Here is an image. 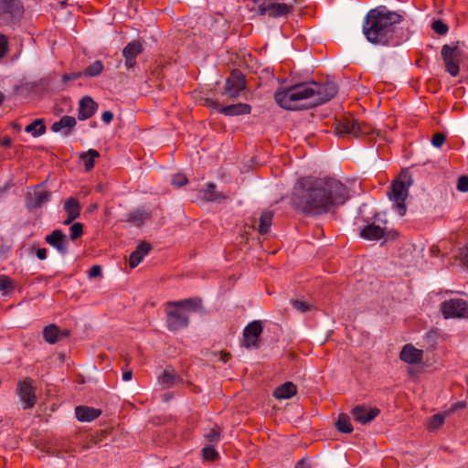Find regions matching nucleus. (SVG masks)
<instances>
[{"label":"nucleus","mask_w":468,"mask_h":468,"mask_svg":"<svg viewBox=\"0 0 468 468\" xmlns=\"http://www.w3.org/2000/svg\"><path fill=\"white\" fill-rule=\"evenodd\" d=\"M441 312L445 319L468 318V303L463 299H450L441 304Z\"/></svg>","instance_id":"8"},{"label":"nucleus","mask_w":468,"mask_h":468,"mask_svg":"<svg viewBox=\"0 0 468 468\" xmlns=\"http://www.w3.org/2000/svg\"><path fill=\"white\" fill-rule=\"evenodd\" d=\"M64 209L71 218H77L80 214V203L74 197H69L66 200Z\"/></svg>","instance_id":"34"},{"label":"nucleus","mask_w":468,"mask_h":468,"mask_svg":"<svg viewBox=\"0 0 468 468\" xmlns=\"http://www.w3.org/2000/svg\"><path fill=\"white\" fill-rule=\"evenodd\" d=\"M412 185V176L409 173L404 172L399 179L392 183L390 190L388 192L389 199L394 202V206L400 216H404L406 213L405 201L409 195V188Z\"/></svg>","instance_id":"5"},{"label":"nucleus","mask_w":468,"mask_h":468,"mask_svg":"<svg viewBox=\"0 0 468 468\" xmlns=\"http://www.w3.org/2000/svg\"><path fill=\"white\" fill-rule=\"evenodd\" d=\"M24 7L19 0H0V18L13 21L22 17Z\"/></svg>","instance_id":"12"},{"label":"nucleus","mask_w":468,"mask_h":468,"mask_svg":"<svg viewBox=\"0 0 468 468\" xmlns=\"http://www.w3.org/2000/svg\"><path fill=\"white\" fill-rule=\"evenodd\" d=\"M113 119V114L112 112H109V111H105L102 112L101 114V120L105 122V123H110Z\"/></svg>","instance_id":"51"},{"label":"nucleus","mask_w":468,"mask_h":468,"mask_svg":"<svg viewBox=\"0 0 468 468\" xmlns=\"http://www.w3.org/2000/svg\"><path fill=\"white\" fill-rule=\"evenodd\" d=\"M259 13H260V15H264L266 13L269 14V5H260Z\"/></svg>","instance_id":"56"},{"label":"nucleus","mask_w":468,"mask_h":468,"mask_svg":"<svg viewBox=\"0 0 468 468\" xmlns=\"http://www.w3.org/2000/svg\"><path fill=\"white\" fill-rule=\"evenodd\" d=\"M12 127L16 131V132H20L21 131V125L17 122H12Z\"/></svg>","instance_id":"60"},{"label":"nucleus","mask_w":468,"mask_h":468,"mask_svg":"<svg viewBox=\"0 0 468 468\" xmlns=\"http://www.w3.org/2000/svg\"><path fill=\"white\" fill-rule=\"evenodd\" d=\"M204 197L207 201H220L227 198V196L216 190V185L207 183L204 190Z\"/></svg>","instance_id":"33"},{"label":"nucleus","mask_w":468,"mask_h":468,"mask_svg":"<svg viewBox=\"0 0 468 468\" xmlns=\"http://www.w3.org/2000/svg\"><path fill=\"white\" fill-rule=\"evenodd\" d=\"M457 189L460 192H468V176H462L458 179L457 183Z\"/></svg>","instance_id":"44"},{"label":"nucleus","mask_w":468,"mask_h":468,"mask_svg":"<svg viewBox=\"0 0 468 468\" xmlns=\"http://www.w3.org/2000/svg\"><path fill=\"white\" fill-rule=\"evenodd\" d=\"M347 198V189L339 180L307 177L297 181L292 197L293 205L309 217L327 213Z\"/></svg>","instance_id":"1"},{"label":"nucleus","mask_w":468,"mask_h":468,"mask_svg":"<svg viewBox=\"0 0 468 468\" xmlns=\"http://www.w3.org/2000/svg\"><path fill=\"white\" fill-rule=\"evenodd\" d=\"M205 437L209 441H219L220 439V435H219V432L217 431L216 430H209Z\"/></svg>","instance_id":"48"},{"label":"nucleus","mask_w":468,"mask_h":468,"mask_svg":"<svg viewBox=\"0 0 468 468\" xmlns=\"http://www.w3.org/2000/svg\"><path fill=\"white\" fill-rule=\"evenodd\" d=\"M205 460L213 461L218 457V452L213 446H207L202 450Z\"/></svg>","instance_id":"41"},{"label":"nucleus","mask_w":468,"mask_h":468,"mask_svg":"<svg viewBox=\"0 0 468 468\" xmlns=\"http://www.w3.org/2000/svg\"><path fill=\"white\" fill-rule=\"evenodd\" d=\"M75 414L80 421H92L101 414V410L88 406H78L75 408Z\"/></svg>","instance_id":"23"},{"label":"nucleus","mask_w":468,"mask_h":468,"mask_svg":"<svg viewBox=\"0 0 468 468\" xmlns=\"http://www.w3.org/2000/svg\"><path fill=\"white\" fill-rule=\"evenodd\" d=\"M158 380L165 388H172L174 385L183 381L181 377L176 374L175 369L172 367H166L159 377Z\"/></svg>","instance_id":"25"},{"label":"nucleus","mask_w":468,"mask_h":468,"mask_svg":"<svg viewBox=\"0 0 468 468\" xmlns=\"http://www.w3.org/2000/svg\"><path fill=\"white\" fill-rule=\"evenodd\" d=\"M230 358V355L229 353H224L221 355V357L220 359L223 361V362H227L229 361V359Z\"/></svg>","instance_id":"59"},{"label":"nucleus","mask_w":468,"mask_h":468,"mask_svg":"<svg viewBox=\"0 0 468 468\" xmlns=\"http://www.w3.org/2000/svg\"><path fill=\"white\" fill-rule=\"evenodd\" d=\"M423 352L412 345L408 344L402 348L399 357L408 364H418L422 360Z\"/></svg>","instance_id":"20"},{"label":"nucleus","mask_w":468,"mask_h":468,"mask_svg":"<svg viewBox=\"0 0 468 468\" xmlns=\"http://www.w3.org/2000/svg\"><path fill=\"white\" fill-rule=\"evenodd\" d=\"M335 132L338 135L359 138L362 135L369 134L372 132V127L366 122H359L351 116H346L337 121Z\"/></svg>","instance_id":"6"},{"label":"nucleus","mask_w":468,"mask_h":468,"mask_svg":"<svg viewBox=\"0 0 468 468\" xmlns=\"http://www.w3.org/2000/svg\"><path fill=\"white\" fill-rule=\"evenodd\" d=\"M101 268L100 265H94L89 271L90 278H96V277L101 276Z\"/></svg>","instance_id":"49"},{"label":"nucleus","mask_w":468,"mask_h":468,"mask_svg":"<svg viewBox=\"0 0 468 468\" xmlns=\"http://www.w3.org/2000/svg\"><path fill=\"white\" fill-rule=\"evenodd\" d=\"M36 255L41 261L46 260L47 259V249H45V248L38 249L36 252Z\"/></svg>","instance_id":"52"},{"label":"nucleus","mask_w":468,"mask_h":468,"mask_svg":"<svg viewBox=\"0 0 468 468\" xmlns=\"http://www.w3.org/2000/svg\"><path fill=\"white\" fill-rule=\"evenodd\" d=\"M143 51L144 48L139 40H133L123 48L122 56L127 69L133 68L136 65V58Z\"/></svg>","instance_id":"16"},{"label":"nucleus","mask_w":468,"mask_h":468,"mask_svg":"<svg viewBox=\"0 0 468 468\" xmlns=\"http://www.w3.org/2000/svg\"><path fill=\"white\" fill-rule=\"evenodd\" d=\"M0 144L4 147H10L11 144H12L11 138L8 137V136H5V137L1 139Z\"/></svg>","instance_id":"54"},{"label":"nucleus","mask_w":468,"mask_h":468,"mask_svg":"<svg viewBox=\"0 0 468 468\" xmlns=\"http://www.w3.org/2000/svg\"><path fill=\"white\" fill-rule=\"evenodd\" d=\"M299 109L317 106L334 98L337 86L333 81L320 84L314 81L293 84Z\"/></svg>","instance_id":"3"},{"label":"nucleus","mask_w":468,"mask_h":468,"mask_svg":"<svg viewBox=\"0 0 468 468\" xmlns=\"http://www.w3.org/2000/svg\"><path fill=\"white\" fill-rule=\"evenodd\" d=\"M97 107V103L92 100L91 97H83L80 101L78 112L79 120L84 121L90 119L96 112Z\"/></svg>","instance_id":"19"},{"label":"nucleus","mask_w":468,"mask_h":468,"mask_svg":"<svg viewBox=\"0 0 468 468\" xmlns=\"http://www.w3.org/2000/svg\"><path fill=\"white\" fill-rule=\"evenodd\" d=\"M295 468H311L304 460H300L297 464L295 465Z\"/></svg>","instance_id":"58"},{"label":"nucleus","mask_w":468,"mask_h":468,"mask_svg":"<svg viewBox=\"0 0 468 468\" xmlns=\"http://www.w3.org/2000/svg\"><path fill=\"white\" fill-rule=\"evenodd\" d=\"M16 395L19 397L24 410L32 409L37 402L33 379L26 378L18 381Z\"/></svg>","instance_id":"10"},{"label":"nucleus","mask_w":468,"mask_h":468,"mask_svg":"<svg viewBox=\"0 0 468 468\" xmlns=\"http://www.w3.org/2000/svg\"><path fill=\"white\" fill-rule=\"evenodd\" d=\"M290 303L292 305V307L300 313H305V312L311 310V304H309L308 303H306L304 301L291 300Z\"/></svg>","instance_id":"39"},{"label":"nucleus","mask_w":468,"mask_h":468,"mask_svg":"<svg viewBox=\"0 0 468 468\" xmlns=\"http://www.w3.org/2000/svg\"><path fill=\"white\" fill-rule=\"evenodd\" d=\"M200 305V301L194 299H186L175 303H168L169 308L166 311L167 328L172 331H177L188 325L189 316L187 311H197Z\"/></svg>","instance_id":"4"},{"label":"nucleus","mask_w":468,"mask_h":468,"mask_svg":"<svg viewBox=\"0 0 468 468\" xmlns=\"http://www.w3.org/2000/svg\"><path fill=\"white\" fill-rule=\"evenodd\" d=\"M84 76L83 75V71H79V72H73V73H69V74H64L62 76V80L63 82H67L69 80H75L80 77Z\"/></svg>","instance_id":"47"},{"label":"nucleus","mask_w":468,"mask_h":468,"mask_svg":"<svg viewBox=\"0 0 468 468\" xmlns=\"http://www.w3.org/2000/svg\"><path fill=\"white\" fill-rule=\"evenodd\" d=\"M50 192L37 186L34 191L28 192L26 197V206L28 210H34L42 207L48 201Z\"/></svg>","instance_id":"15"},{"label":"nucleus","mask_w":468,"mask_h":468,"mask_svg":"<svg viewBox=\"0 0 468 468\" xmlns=\"http://www.w3.org/2000/svg\"><path fill=\"white\" fill-rule=\"evenodd\" d=\"M70 239H77L83 234V225L80 222L73 223L69 228Z\"/></svg>","instance_id":"38"},{"label":"nucleus","mask_w":468,"mask_h":468,"mask_svg":"<svg viewBox=\"0 0 468 468\" xmlns=\"http://www.w3.org/2000/svg\"><path fill=\"white\" fill-rule=\"evenodd\" d=\"M441 58L445 64L446 70L452 77H456L460 71V60L462 56V50L457 45L450 46L444 45L441 48Z\"/></svg>","instance_id":"9"},{"label":"nucleus","mask_w":468,"mask_h":468,"mask_svg":"<svg viewBox=\"0 0 468 468\" xmlns=\"http://www.w3.org/2000/svg\"><path fill=\"white\" fill-rule=\"evenodd\" d=\"M25 131L31 133L33 137H39L46 133V126L43 119H36L26 126Z\"/></svg>","instance_id":"32"},{"label":"nucleus","mask_w":468,"mask_h":468,"mask_svg":"<svg viewBox=\"0 0 468 468\" xmlns=\"http://www.w3.org/2000/svg\"><path fill=\"white\" fill-rule=\"evenodd\" d=\"M351 413L356 421L365 425L371 422L380 413V410L378 408L367 409L364 405H357Z\"/></svg>","instance_id":"17"},{"label":"nucleus","mask_w":468,"mask_h":468,"mask_svg":"<svg viewBox=\"0 0 468 468\" xmlns=\"http://www.w3.org/2000/svg\"><path fill=\"white\" fill-rule=\"evenodd\" d=\"M103 69V63L101 60H95L83 70V75L90 78L96 77L102 72Z\"/></svg>","instance_id":"36"},{"label":"nucleus","mask_w":468,"mask_h":468,"mask_svg":"<svg viewBox=\"0 0 468 468\" xmlns=\"http://www.w3.org/2000/svg\"><path fill=\"white\" fill-rule=\"evenodd\" d=\"M99 156V152L94 149H90L87 152H82L80 154V159L84 164L85 171H90L94 167L95 159Z\"/></svg>","instance_id":"30"},{"label":"nucleus","mask_w":468,"mask_h":468,"mask_svg":"<svg viewBox=\"0 0 468 468\" xmlns=\"http://www.w3.org/2000/svg\"><path fill=\"white\" fill-rule=\"evenodd\" d=\"M297 392V388L292 382H285L277 387L273 391V396L279 399H288L293 397Z\"/></svg>","instance_id":"27"},{"label":"nucleus","mask_w":468,"mask_h":468,"mask_svg":"<svg viewBox=\"0 0 468 468\" xmlns=\"http://www.w3.org/2000/svg\"><path fill=\"white\" fill-rule=\"evenodd\" d=\"M463 407H464V403L460 402V403L455 404V405L452 407V410H455V409H458V408H463Z\"/></svg>","instance_id":"62"},{"label":"nucleus","mask_w":468,"mask_h":468,"mask_svg":"<svg viewBox=\"0 0 468 468\" xmlns=\"http://www.w3.org/2000/svg\"><path fill=\"white\" fill-rule=\"evenodd\" d=\"M335 426L340 432L350 433L353 431L350 418L347 414L341 413L335 422Z\"/></svg>","instance_id":"35"},{"label":"nucleus","mask_w":468,"mask_h":468,"mask_svg":"<svg viewBox=\"0 0 468 468\" xmlns=\"http://www.w3.org/2000/svg\"><path fill=\"white\" fill-rule=\"evenodd\" d=\"M251 112V106L247 103H236L218 108V112L225 116L247 115Z\"/></svg>","instance_id":"21"},{"label":"nucleus","mask_w":468,"mask_h":468,"mask_svg":"<svg viewBox=\"0 0 468 468\" xmlns=\"http://www.w3.org/2000/svg\"><path fill=\"white\" fill-rule=\"evenodd\" d=\"M273 213L272 211H263L259 219L258 231L261 235H265L269 232L270 228L272 224Z\"/></svg>","instance_id":"29"},{"label":"nucleus","mask_w":468,"mask_h":468,"mask_svg":"<svg viewBox=\"0 0 468 468\" xmlns=\"http://www.w3.org/2000/svg\"><path fill=\"white\" fill-rule=\"evenodd\" d=\"M43 337L48 344H56L59 340V327L54 324L45 326Z\"/></svg>","instance_id":"31"},{"label":"nucleus","mask_w":468,"mask_h":468,"mask_svg":"<svg viewBox=\"0 0 468 468\" xmlns=\"http://www.w3.org/2000/svg\"><path fill=\"white\" fill-rule=\"evenodd\" d=\"M7 38L4 35H0V58L5 57L7 52Z\"/></svg>","instance_id":"45"},{"label":"nucleus","mask_w":468,"mask_h":468,"mask_svg":"<svg viewBox=\"0 0 468 468\" xmlns=\"http://www.w3.org/2000/svg\"><path fill=\"white\" fill-rule=\"evenodd\" d=\"M402 20L400 14L389 11L383 5L378 6L367 14L363 22V34L372 44L397 46L402 41L397 29V25Z\"/></svg>","instance_id":"2"},{"label":"nucleus","mask_w":468,"mask_h":468,"mask_svg":"<svg viewBox=\"0 0 468 468\" xmlns=\"http://www.w3.org/2000/svg\"><path fill=\"white\" fill-rule=\"evenodd\" d=\"M132 378H133V372L131 370L125 371L122 373V379L124 381H129L132 379Z\"/></svg>","instance_id":"55"},{"label":"nucleus","mask_w":468,"mask_h":468,"mask_svg":"<svg viewBox=\"0 0 468 468\" xmlns=\"http://www.w3.org/2000/svg\"><path fill=\"white\" fill-rule=\"evenodd\" d=\"M204 105L208 108H213V109L217 110L218 112L219 107H223L217 101H215L213 99H209V98L205 100Z\"/></svg>","instance_id":"50"},{"label":"nucleus","mask_w":468,"mask_h":468,"mask_svg":"<svg viewBox=\"0 0 468 468\" xmlns=\"http://www.w3.org/2000/svg\"><path fill=\"white\" fill-rule=\"evenodd\" d=\"M444 420H445L444 414L438 413V414L433 415L430 419V421H429V426H428L429 430H431V431L437 430L443 424Z\"/></svg>","instance_id":"37"},{"label":"nucleus","mask_w":468,"mask_h":468,"mask_svg":"<svg viewBox=\"0 0 468 468\" xmlns=\"http://www.w3.org/2000/svg\"><path fill=\"white\" fill-rule=\"evenodd\" d=\"M245 89V75L239 69H233L230 76L226 79L222 95H225L228 99H236Z\"/></svg>","instance_id":"7"},{"label":"nucleus","mask_w":468,"mask_h":468,"mask_svg":"<svg viewBox=\"0 0 468 468\" xmlns=\"http://www.w3.org/2000/svg\"><path fill=\"white\" fill-rule=\"evenodd\" d=\"M461 258L464 264L468 265V244L463 249Z\"/></svg>","instance_id":"53"},{"label":"nucleus","mask_w":468,"mask_h":468,"mask_svg":"<svg viewBox=\"0 0 468 468\" xmlns=\"http://www.w3.org/2000/svg\"><path fill=\"white\" fill-rule=\"evenodd\" d=\"M11 286H12L11 280L5 275H1L0 276V291H5V290L10 288Z\"/></svg>","instance_id":"46"},{"label":"nucleus","mask_w":468,"mask_h":468,"mask_svg":"<svg viewBox=\"0 0 468 468\" xmlns=\"http://www.w3.org/2000/svg\"><path fill=\"white\" fill-rule=\"evenodd\" d=\"M45 241L60 254L66 255L68 253V240L66 235L60 229H55L46 236Z\"/></svg>","instance_id":"18"},{"label":"nucleus","mask_w":468,"mask_h":468,"mask_svg":"<svg viewBox=\"0 0 468 468\" xmlns=\"http://www.w3.org/2000/svg\"><path fill=\"white\" fill-rule=\"evenodd\" d=\"M274 100L280 107L285 110H300L293 85L280 87L274 93Z\"/></svg>","instance_id":"11"},{"label":"nucleus","mask_w":468,"mask_h":468,"mask_svg":"<svg viewBox=\"0 0 468 468\" xmlns=\"http://www.w3.org/2000/svg\"><path fill=\"white\" fill-rule=\"evenodd\" d=\"M187 183V178L184 174H176L173 176L172 184L175 186L181 187Z\"/></svg>","instance_id":"42"},{"label":"nucleus","mask_w":468,"mask_h":468,"mask_svg":"<svg viewBox=\"0 0 468 468\" xmlns=\"http://www.w3.org/2000/svg\"><path fill=\"white\" fill-rule=\"evenodd\" d=\"M293 9L292 4L273 3L269 5V16L271 17L284 16Z\"/></svg>","instance_id":"28"},{"label":"nucleus","mask_w":468,"mask_h":468,"mask_svg":"<svg viewBox=\"0 0 468 468\" xmlns=\"http://www.w3.org/2000/svg\"><path fill=\"white\" fill-rule=\"evenodd\" d=\"M77 122L73 116L65 115L61 117L58 122H55L50 129L53 133H58L62 130L65 135H69L70 131L75 127Z\"/></svg>","instance_id":"24"},{"label":"nucleus","mask_w":468,"mask_h":468,"mask_svg":"<svg viewBox=\"0 0 468 468\" xmlns=\"http://www.w3.org/2000/svg\"><path fill=\"white\" fill-rule=\"evenodd\" d=\"M431 28L439 35H445L448 32V26L441 20H435L431 24Z\"/></svg>","instance_id":"40"},{"label":"nucleus","mask_w":468,"mask_h":468,"mask_svg":"<svg viewBox=\"0 0 468 468\" xmlns=\"http://www.w3.org/2000/svg\"><path fill=\"white\" fill-rule=\"evenodd\" d=\"M3 255H4V252L2 250H0V259H2Z\"/></svg>","instance_id":"63"},{"label":"nucleus","mask_w":468,"mask_h":468,"mask_svg":"<svg viewBox=\"0 0 468 468\" xmlns=\"http://www.w3.org/2000/svg\"><path fill=\"white\" fill-rule=\"evenodd\" d=\"M74 219H75V218H71V217H69V216L68 215V218L64 221V224H65V225H69V224H70Z\"/></svg>","instance_id":"61"},{"label":"nucleus","mask_w":468,"mask_h":468,"mask_svg":"<svg viewBox=\"0 0 468 468\" xmlns=\"http://www.w3.org/2000/svg\"><path fill=\"white\" fill-rule=\"evenodd\" d=\"M446 137L441 133H437L431 139V144L435 147H441L445 143Z\"/></svg>","instance_id":"43"},{"label":"nucleus","mask_w":468,"mask_h":468,"mask_svg":"<svg viewBox=\"0 0 468 468\" xmlns=\"http://www.w3.org/2000/svg\"><path fill=\"white\" fill-rule=\"evenodd\" d=\"M262 329L261 321H253L250 323L243 330L242 346L246 348L258 347Z\"/></svg>","instance_id":"14"},{"label":"nucleus","mask_w":468,"mask_h":468,"mask_svg":"<svg viewBox=\"0 0 468 468\" xmlns=\"http://www.w3.org/2000/svg\"><path fill=\"white\" fill-rule=\"evenodd\" d=\"M152 246L148 242H141L138 244L136 250L133 251L130 255L129 259V264L131 268H135L138 266L144 257L148 254V252L151 250Z\"/></svg>","instance_id":"22"},{"label":"nucleus","mask_w":468,"mask_h":468,"mask_svg":"<svg viewBox=\"0 0 468 468\" xmlns=\"http://www.w3.org/2000/svg\"><path fill=\"white\" fill-rule=\"evenodd\" d=\"M397 235L395 231L389 230L386 227H380L374 223L369 224L363 228L360 231V236L368 240H379L384 239L388 240L389 238H393Z\"/></svg>","instance_id":"13"},{"label":"nucleus","mask_w":468,"mask_h":468,"mask_svg":"<svg viewBox=\"0 0 468 468\" xmlns=\"http://www.w3.org/2000/svg\"><path fill=\"white\" fill-rule=\"evenodd\" d=\"M69 330H67V329H59V340L62 339V338H66L69 335Z\"/></svg>","instance_id":"57"},{"label":"nucleus","mask_w":468,"mask_h":468,"mask_svg":"<svg viewBox=\"0 0 468 468\" xmlns=\"http://www.w3.org/2000/svg\"><path fill=\"white\" fill-rule=\"evenodd\" d=\"M151 212L138 208L125 215V221L135 227L143 225L144 220L151 218Z\"/></svg>","instance_id":"26"}]
</instances>
